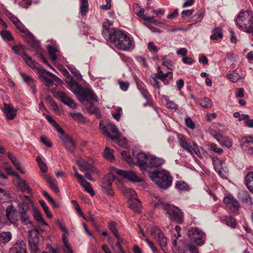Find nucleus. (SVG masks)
<instances>
[{
  "label": "nucleus",
  "mask_w": 253,
  "mask_h": 253,
  "mask_svg": "<svg viewBox=\"0 0 253 253\" xmlns=\"http://www.w3.org/2000/svg\"><path fill=\"white\" fill-rule=\"evenodd\" d=\"M64 75L67 78L66 83L70 87L72 92L77 96L81 102H83L87 98L96 102L98 101L97 97L93 91L89 88H82L79 84L71 78L68 71L64 69L63 70Z\"/></svg>",
  "instance_id": "f257e3e1"
},
{
  "label": "nucleus",
  "mask_w": 253,
  "mask_h": 253,
  "mask_svg": "<svg viewBox=\"0 0 253 253\" xmlns=\"http://www.w3.org/2000/svg\"><path fill=\"white\" fill-rule=\"evenodd\" d=\"M108 41L118 49L123 51L132 50L134 47V42L132 38L119 30H114L109 34Z\"/></svg>",
  "instance_id": "f03ea898"
},
{
  "label": "nucleus",
  "mask_w": 253,
  "mask_h": 253,
  "mask_svg": "<svg viewBox=\"0 0 253 253\" xmlns=\"http://www.w3.org/2000/svg\"><path fill=\"white\" fill-rule=\"evenodd\" d=\"M148 175L152 181L162 189H166L171 185L172 177L167 170L157 169L149 172Z\"/></svg>",
  "instance_id": "7ed1b4c3"
},
{
  "label": "nucleus",
  "mask_w": 253,
  "mask_h": 253,
  "mask_svg": "<svg viewBox=\"0 0 253 253\" xmlns=\"http://www.w3.org/2000/svg\"><path fill=\"white\" fill-rule=\"evenodd\" d=\"M236 25L245 32L253 35V11L246 10L240 12L235 20Z\"/></svg>",
  "instance_id": "20e7f679"
},
{
  "label": "nucleus",
  "mask_w": 253,
  "mask_h": 253,
  "mask_svg": "<svg viewBox=\"0 0 253 253\" xmlns=\"http://www.w3.org/2000/svg\"><path fill=\"white\" fill-rule=\"evenodd\" d=\"M155 207L163 210L171 220L178 223H181L183 222V212L180 209L173 205L160 202L156 204Z\"/></svg>",
  "instance_id": "39448f33"
},
{
  "label": "nucleus",
  "mask_w": 253,
  "mask_h": 253,
  "mask_svg": "<svg viewBox=\"0 0 253 253\" xmlns=\"http://www.w3.org/2000/svg\"><path fill=\"white\" fill-rule=\"evenodd\" d=\"M99 127L103 133L107 137L110 138L113 141L117 142L119 145L123 147L126 146V140L125 139L124 140L121 139V133L114 124L109 123L105 125L102 122H100Z\"/></svg>",
  "instance_id": "423d86ee"
},
{
  "label": "nucleus",
  "mask_w": 253,
  "mask_h": 253,
  "mask_svg": "<svg viewBox=\"0 0 253 253\" xmlns=\"http://www.w3.org/2000/svg\"><path fill=\"white\" fill-rule=\"evenodd\" d=\"M8 17L10 21L16 27L17 29L27 36L26 40L29 45L34 49L38 50L40 47L39 42L35 40L32 35L29 33L27 29L24 27L23 24L16 17L12 14H9Z\"/></svg>",
  "instance_id": "0eeeda50"
},
{
  "label": "nucleus",
  "mask_w": 253,
  "mask_h": 253,
  "mask_svg": "<svg viewBox=\"0 0 253 253\" xmlns=\"http://www.w3.org/2000/svg\"><path fill=\"white\" fill-rule=\"evenodd\" d=\"M36 68L38 73L39 77L42 80V82H45V85L49 86H51L54 82L59 84L61 80L55 76L54 74L45 70L42 67L40 66L38 64L37 67H33Z\"/></svg>",
  "instance_id": "6e6552de"
},
{
  "label": "nucleus",
  "mask_w": 253,
  "mask_h": 253,
  "mask_svg": "<svg viewBox=\"0 0 253 253\" xmlns=\"http://www.w3.org/2000/svg\"><path fill=\"white\" fill-rule=\"evenodd\" d=\"M178 142L180 146L189 152L190 154H193V151L198 156H201V153L198 149L197 144L191 140H186L185 137L180 134L177 135Z\"/></svg>",
  "instance_id": "1a4fd4ad"
},
{
  "label": "nucleus",
  "mask_w": 253,
  "mask_h": 253,
  "mask_svg": "<svg viewBox=\"0 0 253 253\" xmlns=\"http://www.w3.org/2000/svg\"><path fill=\"white\" fill-rule=\"evenodd\" d=\"M111 169L112 171H115L120 176L130 182L135 183L139 182L142 181L141 178L139 177L134 171L131 170H124L118 169L113 167H111Z\"/></svg>",
  "instance_id": "9d476101"
},
{
  "label": "nucleus",
  "mask_w": 253,
  "mask_h": 253,
  "mask_svg": "<svg viewBox=\"0 0 253 253\" xmlns=\"http://www.w3.org/2000/svg\"><path fill=\"white\" fill-rule=\"evenodd\" d=\"M12 51L16 54L20 55L25 62L31 67H37L38 63L32 60V58L25 52V46L18 45L12 48Z\"/></svg>",
  "instance_id": "9b49d317"
},
{
  "label": "nucleus",
  "mask_w": 253,
  "mask_h": 253,
  "mask_svg": "<svg viewBox=\"0 0 253 253\" xmlns=\"http://www.w3.org/2000/svg\"><path fill=\"white\" fill-rule=\"evenodd\" d=\"M188 235L191 240L195 242L198 246H202L205 243L206 234L197 228L189 229Z\"/></svg>",
  "instance_id": "f8f14e48"
},
{
  "label": "nucleus",
  "mask_w": 253,
  "mask_h": 253,
  "mask_svg": "<svg viewBox=\"0 0 253 253\" xmlns=\"http://www.w3.org/2000/svg\"><path fill=\"white\" fill-rule=\"evenodd\" d=\"M150 232L153 238L158 242L161 248L165 247L167 246V240L164 234L158 227H152Z\"/></svg>",
  "instance_id": "ddd939ff"
},
{
  "label": "nucleus",
  "mask_w": 253,
  "mask_h": 253,
  "mask_svg": "<svg viewBox=\"0 0 253 253\" xmlns=\"http://www.w3.org/2000/svg\"><path fill=\"white\" fill-rule=\"evenodd\" d=\"M39 231L37 230L29 231L28 242L32 252L36 253L39 250L38 246L39 242Z\"/></svg>",
  "instance_id": "4468645a"
},
{
  "label": "nucleus",
  "mask_w": 253,
  "mask_h": 253,
  "mask_svg": "<svg viewBox=\"0 0 253 253\" xmlns=\"http://www.w3.org/2000/svg\"><path fill=\"white\" fill-rule=\"evenodd\" d=\"M223 202L227 207L234 212H236L240 207L238 201L230 195L224 197Z\"/></svg>",
  "instance_id": "2eb2a0df"
},
{
  "label": "nucleus",
  "mask_w": 253,
  "mask_h": 253,
  "mask_svg": "<svg viewBox=\"0 0 253 253\" xmlns=\"http://www.w3.org/2000/svg\"><path fill=\"white\" fill-rule=\"evenodd\" d=\"M150 155L143 152H139L136 155L137 164L142 171L146 170L147 161H148V158H150Z\"/></svg>",
  "instance_id": "dca6fc26"
},
{
  "label": "nucleus",
  "mask_w": 253,
  "mask_h": 253,
  "mask_svg": "<svg viewBox=\"0 0 253 253\" xmlns=\"http://www.w3.org/2000/svg\"><path fill=\"white\" fill-rule=\"evenodd\" d=\"M242 148L247 153L253 154V137H246L242 139Z\"/></svg>",
  "instance_id": "f3484780"
},
{
  "label": "nucleus",
  "mask_w": 253,
  "mask_h": 253,
  "mask_svg": "<svg viewBox=\"0 0 253 253\" xmlns=\"http://www.w3.org/2000/svg\"><path fill=\"white\" fill-rule=\"evenodd\" d=\"M59 138L62 140L66 149L71 153L74 152L76 147V143L74 140L68 135L65 134L59 136Z\"/></svg>",
  "instance_id": "a211bd4d"
},
{
  "label": "nucleus",
  "mask_w": 253,
  "mask_h": 253,
  "mask_svg": "<svg viewBox=\"0 0 253 253\" xmlns=\"http://www.w3.org/2000/svg\"><path fill=\"white\" fill-rule=\"evenodd\" d=\"M3 111L7 120H12L16 116L17 110L14 109L13 106L10 104L3 103Z\"/></svg>",
  "instance_id": "6ab92c4d"
},
{
  "label": "nucleus",
  "mask_w": 253,
  "mask_h": 253,
  "mask_svg": "<svg viewBox=\"0 0 253 253\" xmlns=\"http://www.w3.org/2000/svg\"><path fill=\"white\" fill-rule=\"evenodd\" d=\"M76 177L77 178L81 185L84 189L85 191L88 193L91 196L94 195L95 193L93 188L91 187L90 184L86 181L84 178L83 176L76 172Z\"/></svg>",
  "instance_id": "aec40b11"
},
{
  "label": "nucleus",
  "mask_w": 253,
  "mask_h": 253,
  "mask_svg": "<svg viewBox=\"0 0 253 253\" xmlns=\"http://www.w3.org/2000/svg\"><path fill=\"white\" fill-rule=\"evenodd\" d=\"M17 211L12 205H9L6 209V215L9 221L14 224H17Z\"/></svg>",
  "instance_id": "412c9836"
},
{
  "label": "nucleus",
  "mask_w": 253,
  "mask_h": 253,
  "mask_svg": "<svg viewBox=\"0 0 253 253\" xmlns=\"http://www.w3.org/2000/svg\"><path fill=\"white\" fill-rule=\"evenodd\" d=\"M165 161L159 157L155 156L150 155V158H148V161L146 165V169L148 168H156L161 166L164 164Z\"/></svg>",
  "instance_id": "4be33fe9"
},
{
  "label": "nucleus",
  "mask_w": 253,
  "mask_h": 253,
  "mask_svg": "<svg viewBox=\"0 0 253 253\" xmlns=\"http://www.w3.org/2000/svg\"><path fill=\"white\" fill-rule=\"evenodd\" d=\"M78 165L82 171H89L92 173H97V170L92 166L91 162H87L84 160H80L78 161Z\"/></svg>",
  "instance_id": "5701e85b"
},
{
  "label": "nucleus",
  "mask_w": 253,
  "mask_h": 253,
  "mask_svg": "<svg viewBox=\"0 0 253 253\" xmlns=\"http://www.w3.org/2000/svg\"><path fill=\"white\" fill-rule=\"evenodd\" d=\"M59 98L61 101L65 105L68 106L71 108H76V104L72 99V98L66 93L60 92L59 93Z\"/></svg>",
  "instance_id": "b1692460"
},
{
  "label": "nucleus",
  "mask_w": 253,
  "mask_h": 253,
  "mask_svg": "<svg viewBox=\"0 0 253 253\" xmlns=\"http://www.w3.org/2000/svg\"><path fill=\"white\" fill-rule=\"evenodd\" d=\"M9 253H26V245L23 241L15 244L10 249Z\"/></svg>",
  "instance_id": "393cba45"
},
{
  "label": "nucleus",
  "mask_w": 253,
  "mask_h": 253,
  "mask_svg": "<svg viewBox=\"0 0 253 253\" xmlns=\"http://www.w3.org/2000/svg\"><path fill=\"white\" fill-rule=\"evenodd\" d=\"M239 199L243 203L248 205L251 206L253 205V201H252L251 196L247 191H243L239 193Z\"/></svg>",
  "instance_id": "a878e982"
},
{
  "label": "nucleus",
  "mask_w": 253,
  "mask_h": 253,
  "mask_svg": "<svg viewBox=\"0 0 253 253\" xmlns=\"http://www.w3.org/2000/svg\"><path fill=\"white\" fill-rule=\"evenodd\" d=\"M212 135L214 138L222 145L226 146L227 147H230L232 146V143L227 138L223 137L220 134H215L211 132Z\"/></svg>",
  "instance_id": "bb28decb"
},
{
  "label": "nucleus",
  "mask_w": 253,
  "mask_h": 253,
  "mask_svg": "<svg viewBox=\"0 0 253 253\" xmlns=\"http://www.w3.org/2000/svg\"><path fill=\"white\" fill-rule=\"evenodd\" d=\"M88 100H90L96 101L95 100H91V99H89V98H87L83 102H82L83 103L84 101H85V100L88 101ZM86 105V109L89 114H95L96 115H100V111L99 109L97 107H95L92 103H91L89 101H87Z\"/></svg>",
  "instance_id": "cd10ccee"
},
{
  "label": "nucleus",
  "mask_w": 253,
  "mask_h": 253,
  "mask_svg": "<svg viewBox=\"0 0 253 253\" xmlns=\"http://www.w3.org/2000/svg\"><path fill=\"white\" fill-rule=\"evenodd\" d=\"M133 11L137 15L142 17L144 20L146 21H150L151 18L144 14V9L140 8L139 5L137 4L133 5Z\"/></svg>",
  "instance_id": "c85d7f7f"
},
{
  "label": "nucleus",
  "mask_w": 253,
  "mask_h": 253,
  "mask_svg": "<svg viewBox=\"0 0 253 253\" xmlns=\"http://www.w3.org/2000/svg\"><path fill=\"white\" fill-rule=\"evenodd\" d=\"M47 49L52 60L55 61L59 53L57 47L54 45H48L47 46Z\"/></svg>",
  "instance_id": "c756f323"
},
{
  "label": "nucleus",
  "mask_w": 253,
  "mask_h": 253,
  "mask_svg": "<svg viewBox=\"0 0 253 253\" xmlns=\"http://www.w3.org/2000/svg\"><path fill=\"white\" fill-rule=\"evenodd\" d=\"M245 183L247 188L253 193V171L250 172L246 175Z\"/></svg>",
  "instance_id": "7c9ffc66"
},
{
  "label": "nucleus",
  "mask_w": 253,
  "mask_h": 253,
  "mask_svg": "<svg viewBox=\"0 0 253 253\" xmlns=\"http://www.w3.org/2000/svg\"><path fill=\"white\" fill-rule=\"evenodd\" d=\"M129 208L135 212H139L141 206L140 201L137 199L136 200H129Z\"/></svg>",
  "instance_id": "2f4dec72"
},
{
  "label": "nucleus",
  "mask_w": 253,
  "mask_h": 253,
  "mask_svg": "<svg viewBox=\"0 0 253 253\" xmlns=\"http://www.w3.org/2000/svg\"><path fill=\"white\" fill-rule=\"evenodd\" d=\"M110 169L112 172L108 173L104 177L102 183L105 185H108L109 187L111 186L112 183L115 179V176L112 173V172H114V171L112 170L111 168H110ZM115 172H116L115 171Z\"/></svg>",
  "instance_id": "473e14b6"
},
{
  "label": "nucleus",
  "mask_w": 253,
  "mask_h": 253,
  "mask_svg": "<svg viewBox=\"0 0 253 253\" xmlns=\"http://www.w3.org/2000/svg\"><path fill=\"white\" fill-rule=\"evenodd\" d=\"M70 115L75 121H78L81 123H84L85 122V119L84 116L80 113L71 112L70 113Z\"/></svg>",
  "instance_id": "72a5a7b5"
},
{
  "label": "nucleus",
  "mask_w": 253,
  "mask_h": 253,
  "mask_svg": "<svg viewBox=\"0 0 253 253\" xmlns=\"http://www.w3.org/2000/svg\"><path fill=\"white\" fill-rule=\"evenodd\" d=\"M112 25V23L109 22V21H107L106 22L103 23L102 26L103 30L102 33L104 37H106L108 36V35H109L110 33H112L110 31V28Z\"/></svg>",
  "instance_id": "f704fd0d"
},
{
  "label": "nucleus",
  "mask_w": 253,
  "mask_h": 253,
  "mask_svg": "<svg viewBox=\"0 0 253 253\" xmlns=\"http://www.w3.org/2000/svg\"><path fill=\"white\" fill-rule=\"evenodd\" d=\"M80 12L82 15L84 16L88 11V0H80Z\"/></svg>",
  "instance_id": "c9c22d12"
},
{
  "label": "nucleus",
  "mask_w": 253,
  "mask_h": 253,
  "mask_svg": "<svg viewBox=\"0 0 253 253\" xmlns=\"http://www.w3.org/2000/svg\"><path fill=\"white\" fill-rule=\"evenodd\" d=\"M30 209L28 202L23 201L18 204V212L20 213L28 212Z\"/></svg>",
  "instance_id": "e433bc0d"
},
{
  "label": "nucleus",
  "mask_w": 253,
  "mask_h": 253,
  "mask_svg": "<svg viewBox=\"0 0 253 253\" xmlns=\"http://www.w3.org/2000/svg\"><path fill=\"white\" fill-rule=\"evenodd\" d=\"M227 76L231 81L234 83L237 82L241 78V76H240L236 70L232 71L231 73H228Z\"/></svg>",
  "instance_id": "4c0bfd02"
},
{
  "label": "nucleus",
  "mask_w": 253,
  "mask_h": 253,
  "mask_svg": "<svg viewBox=\"0 0 253 253\" xmlns=\"http://www.w3.org/2000/svg\"><path fill=\"white\" fill-rule=\"evenodd\" d=\"M213 34L211 36V39L212 40H218L222 37L221 29L219 28H216L212 31Z\"/></svg>",
  "instance_id": "58836bf2"
},
{
  "label": "nucleus",
  "mask_w": 253,
  "mask_h": 253,
  "mask_svg": "<svg viewBox=\"0 0 253 253\" xmlns=\"http://www.w3.org/2000/svg\"><path fill=\"white\" fill-rule=\"evenodd\" d=\"M11 239V234L10 232H3L0 234V240L3 243H7Z\"/></svg>",
  "instance_id": "ea45409f"
},
{
  "label": "nucleus",
  "mask_w": 253,
  "mask_h": 253,
  "mask_svg": "<svg viewBox=\"0 0 253 253\" xmlns=\"http://www.w3.org/2000/svg\"><path fill=\"white\" fill-rule=\"evenodd\" d=\"M104 157L110 161H113L114 159L113 150L106 147L104 150Z\"/></svg>",
  "instance_id": "a19ab883"
},
{
  "label": "nucleus",
  "mask_w": 253,
  "mask_h": 253,
  "mask_svg": "<svg viewBox=\"0 0 253 253\" xmlns=\"http://www.w3.org/2000/svg\"><path fill=\"white\" fill-rule=\"evenodd\" d=\"M20 75L22 78L23 81L26 83H27L29 85L32 86L35 85L34 80L30 76L23 73H20Z\"/></svg>",
  "instance_id": "79ce46f5"
},
{
  "label": "nucleus",
  "mask_w": 253,
  "mask_h": 253,
  "mask_svg": "<svg viewBox=\"0 0 253 253\" xmlns=\"http://www.w3.org/2000/svg\"><path fill=\"white\" fill-rule=\"evenodd\" d=\"M34 217L35 219L39 222H42L44 225H47V223L44 221L42 218V215L40 212L37 209H34Z\"/></svg>",
  "instance_id": "37998d69"
},
{
  "label": "nucleus",
  "mask_w": 253,
  "mask_h": 253,
  "mask_svg": "<svg viewBox=\"0 0 253 253\" xmlns=\"http://www.w3.org/2000/svg\"><path fill=\"white\" fill-rule=\"evenodd\" d=\"M200 105L205 108H208L211 106L212 102L208 98L205 97L200 100Z\"/></svg>",
  "instance_id": "c03bdc74"
},
{
  "label": "nucleus",
  "mask_w": 253,
  "mask_h": 253,
  "mask_svg": "<svg viewBox=\"0 0 253 253\" xmlns=\"http://www.w3.org/2000/svg\"><path fill=\"white\" fill-rule=\"evenodd\" d=\"M68 69L72 74L75 76L79 81H81L83 80L82 76L80 73V72L74 67H68Z\"/></svg>",
  "instance_id": "a18cd8bd"
},
{
  "label": "nucleus",
  "mask_w": 253,
  "mask_h": 253,
  "mask_svg": "<svg viewBox=\"0 0 253 253\" xmlns=\"http://www.w3.org/2000/svg\"><path fill=\"white\" fill-rule=\"evenodd\" d=\"M169 75H172L171 72H168L165 74L163 73L161 70H160L159 73H157L156 77L160 80H161L163 82H165L166 78L168 77Z\"/></svg>",
  "instance_id": "49530a36"
},
{
  "label": "nucleus",
  "mask_w": 253,
  "mask_h": 253,
  "mask_svg": "<svg viewBox=\"0 0 253 253\" xmlns=\"http://www.w3.org/2000/svg\"><path fill=\"white\" fill-rule=\"evenodd\" d=\"M108 228L112 232V233L113 234L115 237L119 235V232L117 228V224L115 222H110L108 224Z\"/></svg>",
  "instance_id": "de8ad7c7"
},
{
  "label": "nucleus",
  "mask_w": 253,
  "mask_h": 253,
  "mask_svg": "<svg viewBox=\"0 0 253 253\" xmlns=\"http://www.w3.org/2000/svg\"><path fill=\"white\" fill-rule=\"evenodd\" d=\"M175 186L176 188L180 191H185L188 189L187 184L184 181H177Z\"/></svg>",
  "instance_id": "09e8293b"
},
{
  "label": "nucleus",
  "mask_w": 253,
  "mask_h": 253,
  "mask_svg": "<svg viewBox=\"0 0 253 253\" xmlns=\"http://www.w3.org/2000/svg\"><path fill=\"white\" fill-rule=\"evenodd\" d=\"M39 203H40V205L42 206V209H43L45 213L46 214L47 216L48 217L51 218L52 217V214H51L50 211H49L48 208L47 206V205H46L45 202L43 200H40L39 201Z\"/></svg>",
  "instance_id": "8fccbe9b"
},
{
  "label": "nucleus",
  "mask_w": 253,
  "mask_h": 253,
  "mask_svg": "<svg viewBox=\"0 0 253 253\" xmlns=\"http://www.w3.org/2000/svg\"><path fill=\"white\" fill-rule=\"evenodd\" d=\"M36 160L41 171L43 172H45L47 170V167L46 165L42 161V159L39 157H38L37 158Z\"/></svg>",
  "instance_id": "3c124183"
},
{
  "label": "nucleus",
  "mask_w": 253,
  "mask_h": 253,
  "mask_svg": "<svg viewBox=\"0 0 253 253\" xmlns=\"http://www.w3.org/2000/svg\"><path fill=\"white\" fill-rule=\"evenodd\" d=\"M20 219L26 225L31 224L32 222L29 219L28 212L20 213Z\"/></svg>",
  "instance_id": "603ef678"
},
{
  "label": "nucleus",
  "mask_w": 253,
  "mask_h": 253,
  "mask_svg": "<svg viewBox=\"0 0 253 253\" xmlns=\"http://www.w3.org/2000/svg\"><path fill=\"white\" fill-rule=\"evenodd\" d=\"M0 35L3 39L5 41H10L13 40L11 33L8 31H2L0 32Z\"/></svg>",
  "instance_id": "864d4df0"
},
{
  "label": "nucleus",
  "mask_w": 253,
  "mask_h": 253,
  "mask_svg": "<svg viewBox=\"0 0 253 253\" xmlns=\"http://www.w3.org/2000/svg\"><path fill=\"white\" fill-rule=\"evenodd\" d=\"M117 240L116 242V246L118 248L119 251L123 250L122 245L126 243V241L124 238H122L120 235L117 236H115Z\"/></svg>",
  "instance_id": "5fc2aeb1"
},
{
  "label": "nucleus",
  "mask_w": 253,
  "mask_h": 253,
  "mask_svg": "<svg viewBox=\"0 0 253 253\" xmlns=\"http://www.w3.org/2000/svg\"><path fill=\"white\" fill-rule=\"evenodd\" d=\"M226 224L232 228L236 226L235 219L231 216H227L225 217Z\"/></svg>",
  "instance_id": "6e6d98bb"
},
{
  "label": "nucleus",
  "mask_w": 253,
  "mask_h": 253,
  "mask_svg": "<svg viewBox=\"0 0 253 253\" xmlns=\"http://www.w3.org/2000/svg\"><path fill=\"white\" fill-rule=\"evenodd\" d=\"M48 184L50 188L56 193L59 192V188L57 184L51 179L49 178L47 180Z\"/></svg>",
  "instance_id": "4d7b16f0"
},
{
  "label": "nucleus",
  "mask_w": 253,
  "mask_h": 253,
  "mask_svg": "<svg viewBox=\"0 0 253 253\" xmlns=\"http://www.w3.org/2000/svg\"><path fill=\"white\" fill-rule=\"evenodd\" d=\"M166 106L169 109L176 110L177 108V105L172 101H170L168 98H166Z\"/></svg>",
  "instance_id": "13d9d810"
},
{
  "label": "nucleus",
  "mask_w": 253,
  "mask_h": 253,
  "mask_svg": "<svg viewBox=\"0 0 253 253\" xmlns=\"http://www.w3.org/2000/svg\"><path fill=\"white\" fill-rule=\"evenodd\" d=\"M18 185L19 187H20L22 190H27L28 193H31V190L25 181H20L18 183Z\"/></svg>",
  "instance_id": "bf43d9fd"
},
{
  "label": "nucleus",
  "mask_w": 253,
  "mask_h": 253,
  "mask_svg": "<svg viewBox=\"0 0 253 253\" xmlns=\"http://www.w3.org/2000/svg\"><path fill=\"white\" fill-rule=\"evenodd\" d=\"M126 193L130 197L129 200L137 199L135 191L130 188L126 189Z\"/></svg>",
  "instance_id": "052dcab7"
},
{
  "label": "nucleus",
  "mask_w": 253,
  "mask_h": 253,
  "mask_svg": "<svg viewBox=\"0 0 253 253\" xmlns=\"http://www.w3.org/2000/svg\"><path fill=\"white\" fill-rule=\"evenodd\" d=\"M210 150L218 154H221L223 152L222 149L218 147L216 144L213 143L210 144Z\"/></svg>",
  "instance_id": "680f3d73"
},
{
  "label": "nucleus",
  "mask_w": 253,
  "mask_h": 253,
  "mask_svg": "<svg viewBox=\"0 0 253 253\" xmlns=\"http://www.w3.org/2000/svg\"><path fill=\"white\" fill-rule=\"evenodd\" d=\"M204 14L205 13L204 11H198L194 16V17L196 18V20L194 21V24H196L198 22H201L203 19Z\"/></svg>",
  "instance_id": "e2e57ef3"
},
{
  "label": "nucleus",
  "mask_w": 253,
  "mask_h": 253,
  "mask_svg": "<svg viewBox=\"0 0 253 253\" xmlns=\"http://www.w3.org/2000/svg\"><path fill=\"white\" fill-rule=\"evenodd\" d=\"M102 191L104 193H107V194L109 195L110 196H112L114 195V192L112 190V188L111 187V186H110L109 187L108 185H105L103 184H102Z\"/></svg>",
  "instance_id": "0e129e2a"
},
{
  "label": "nucleus",
  "mask_w": 253,
  "mask_h": 253,
  "mask_svg": "<svg viewBox=\"0 0 253 253\" xmlns=\"http://www.w3.org/2000/svg\"><path fill=\"white\" fill-rule=\"evenodd\" d=\"M162 64L164 66L166 67L168 69H169L171 70L172 69V62L170 60H167L165 57H163L162 59Z\"/></svg>",
  "instance_id": "69168bd1"
},
{
  "label": "nucleus",
  "mask_w": 253,
  "mask_h": 253,
  "mask_svg": "<svg viewBox=\"0 0 253 253\" xmlns=\"http://www.w3.org/2000/svg\"><path fill=\"white\" fill-rule=\"evenodd\" d=\"M185 122V124L188 127L192 129H193L195 127V124L190 118H186Z\"/></svg>",
  "instance_id": "338daca9"
},
{
  "label": "nucleus",
  "mask_w": 253,
  "mask_h": 253,
  "mask_svg": "<svg viewBox=\"0 0 253 253\" xmlns=\"http://www.w3.org/2000/svg\"><path fill=\"white\" fill-rule=\"evenodd\" d=\"M122 109L121 107L116 108V113L113 114L112 116L113 118L117 121H119L120 119L122 114Z\"/></svg>",
  "instance_id": "774afa93"
}]
</instances>
